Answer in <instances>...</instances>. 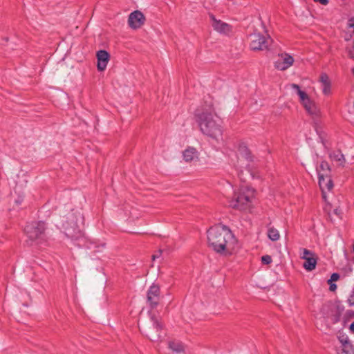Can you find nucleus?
Returning <instances> with one entry per match:
<instances>
[{
  "mask_svg": "<svg viewBox=\"0 0 354 354\" xmlns=\"http://www.w3.org/2000/svg\"><path fill=\"white\" fill-rule=\"evenodd\" d=\"M208 245L216 253L231 254L236 244V239L232 232L224 225H216L207 230Z\"/></svg>",
  "mask_w": 354,
  "mask_h": 354,
  "instance_id": "1",
  "label": "nucleus"
},
{
  "mask_svg": "<svg viewBox=\"0 0 354 354\" xmlns=\"http://www.w3.org/2000/svg\"><path fill=\"white\" fill-rule=\"evenodd\" d=\"M196 121L201 132L212 140L219 143L223 140V128L221 120L216 114L212 106L202 111H196Z\"/></svg>",
  "mask_w": 354,
  "mask_h": 354,
  "instance_id": "2",
  "label": "nucleus"
},
{
  "mask_svg": "<svg viewBox=\"0 0 354 354\" xmlns=\"http://www.w3.org/2000/svg\"><path fill=\"white\" fill-rule=\"evenodd\" d=\"M84 224V216L79 212L68 213L62 225L65 234L72 239H78L83 236L82 227Z\"/></svg>",
  "mask_w": 354,
  "mask_h": 354,
  "instance_id": "3",
  "label": "nucleus"
},
{
  "mask_svg": "<svg viewBox=\"0 0 354 354\" xmlns=\"http://www.w3.org/2000/svg\"><path fill=\"white\" fill-rule=\"evenodd\" d=\"M253 197L254 191L247 186H242L234 192L229 204L234 209L245 210L251 207Z\"/></svg>",
  "mask_w": 354,
  "mask_h": 354,
  "instance_id": "4",
  "label": "nucleus"
},
{
  "mask_svg": "<svg viewBox=\"0 0 354 354\" xmlns=\"http://www.w3.org/2000/svg\"><path fill=\"white\" fill-rule=\"evenodd\" d=\"M46 229V225L44 221H34L26 225L24 232L29 240L40 242L44 239Z\"/></svg>",
  "mask_w": 354,
  "mask_h": 354,
  "instance_id": "5",
  "label": "nucleus"
},
{
  "mask_svg": "<svg viewBox=\"0 0 354 354\" xmlns=\"http://www.w3.org/2000/svg\"><path fill=\"white\" fill-rule=\"evenodd\" d=\"M238 166L241 168H245L250 171V162L254 161V156L248 147L241 143L238 147Z\"/></svg>",
  "mask_w": 354,
  "mask_h": 354,
  "instance_id": "6",
  "label": "nucleus"
},
{
  "mask_svg": "<svg viewBox=\"0 0 354 354\" xmlns=\"http://www.w3.org/2000/svg\"><path fill=\"white\" fill-rule=\"evenodd\" d=\"M250 48L253 50H263L268 48L272 41L269 36H264L260 33H254L250 35Z\"/></svg>",
  "mask_w": 354,
  "mask_h": 354,
  "instance_id": "7",
  "label": "nucleus"
},
{
  "mask_svg": "<svg viewBox=\"0 0 354 354\" xmlns=\"http://www.w3.org/2000/svg\"><path fill=\"white\" fill-rule=\"evenodd\" d=\"M160 300V289L158 284L153 283L147 292V303L151 309L156 308Z\"/></svg>",
  "mask_w": 354,
  "mask_h": 354,
  "instance_id": "8",
  "label": "nucleus"
},
{
  "mask_svg": "<svg viewBox=\"0 0 354 354\" xmlns=\"http://www.w3.org/2000/svg\"><path fill=\"white\" fill-rule=\"evenodd\" d=\"M145 17L140 10L131 12L128 18V24L133 29L140 28L145 22Z\"/></svg>",
  "mask_w": 354,
  "mask_h": 354,
  "instance_id": "9",
  "label": "nucleus"
},
{
  "mask_svg": "<svg viewBox=\"0 0 354 354\" xmlns=\"http://www.w3.org/2000/svg\"><path fill=\"white\" fill-rule=\"evenodd\" d=\"M294 63V58L287 54L281 53L277 57L274 62V67L280 71H285L290 67Z\"/></svg>",
  "mask_w": 354,
  "mask_h": 354,
  "instance_id": "10",
  "label": "nucleus"
},
{
  "mask_svg": "<svg viewBox=\"0 0 354 354\" xmlns=\"http://www.w3.org/2000/svg\"><path fill=\"white\" fill-rule=\"evenodd\" d=\"M96 57L97 59V70L99 71H104L110 59L109 53L105 50H100L97 52Z\"/></svg>",
  "mask_w": 354,
  "mask_h": 354,
  "instance_id": "11",
  "label": "nucleus"
},
{
  "mask_svg": "<svg viewBox=\"0 0 354 354\" xmlns=\"http://www.w3.org/2000/svg\"><path fill=\"white\" fill-rule=\"evenodd\" d=\"M151 322L153 324V328L156 331V334H153L152 331L146 332V335L151 340V341H158L160 337V331L162 329V324L159 322V321L154 317H151Z\"/></svg>",
  "mask_w": 354,
  "mask_h": 354,
  "instance_id": "12",
  "label": "nucleus"
},
{
  "mask_svg": "<svg viewBox=\"0 0 354 354\" xmlns=\"http://www.w3.org/2000/svg\"><path fill=\"white\" fill-rule=\"evenodd\" d=\"M209 17L212 20V26L216 31L220 33H227L230 30V26L227 24L217 20L212 14L209 15Z\"/></svg>",
  "mask_w": 354,
  "mask_h": 354,
  "instance_id": "13",
  "label": "nucleus"
},
{
  "mask_svg": "<svg viewBox=\"0 0 354 354\" xmlns=\"http://www.w3.org/2000/svg\"><path fill=\"white\" fill-rule=\"evenodd\" d=\"M183 160L186 162H191L198 159V152L196 148L189 147L183 153Z\"/></svg>",
  "mask_w": 354,
  "mask_h": 354,
  "instance_id": "14",
  "label": "nucleus"
},
{
  "mask_svg": "<svg viewBox=\"0 0 354 354\" xmlns=\"http://www.w3.org/2000/svg\"><path fill=\"white\" fill-rule=\"evenodd\" d=\"M318 177L319 185L322 192H324V190L330 191L333 189V183L330 176H326V177L324 176H318Z\"/></svg>",
  "mask_w": 354,
  "mask_h": 354,
  "instance_id": "15",
  "label": "nucleus"
},
{
  "mask_svg": "<svg viewBox=\"0 0 354 354\" xmlns=\"http://www.w3.org/2000/svg\"><path fill=\"white\" fill-rule=\"evenodd\" d=\"M319 82L322 86V91L325 95H328L330 93V81L328 75L323 73L320 75Z\"/></svg>",
  "mask_w": 354,
  "mask_h": 354,
  "instance_id": "16",
  "label": "nucleus"
},
{
  "mask_svg": "<svg viewBox=\"0 0 354 354\" xmlns=\"http://www.w3.org/2000/svg\"><path fill=\"white\" fill-rule=\"evenodd\" d=\"M341 349L338 351V354H354V349L352 344L349 342L348 338L344 339L343 346Z\"/></svg>",
  "mask_w": 354,
  "mask_h": 354,
  "instance_id": "17",
  "label": "nucleus"
},
{
  "mask_svg": "<svg viewBox=\"0 0 354 354\" xmlns=\"http://www.w3.org/2000/svg\"><path fill=\"white\" fill-rule=\"evenodd\" d=\"M318 176H330V168L326 161H322L317 168Z\"/></svg>",
  "mask_w": 354,
  "mask_h": 354,
  "instance_id": "18",
  "label": "nucleus"
},
{
  "mask_svg": "<svg viewBox=\"0 0 354 354\" xmlns=\"http://www.w3.org/2000/svg\"><path fill=\"white\" fill-rule=\"evenodd\" d=\"M306 111L310 115H317L318 113V109L315 104L310 99L308 100V102L306 101L302 103Z\"/></svg>",
  "mask_w": 354,
  "mask_h": 354,
  "instance_id": "19",
  "label": "nucleus"
},
{
  "mask_svg": "<svg viewBox=\"0 0 354 354\" xmlns=\"http://www.w3.org/2000/svg\"><path fill=\"white\" fill-rule=\"evenodd\" d=\"M304 260L305 261L304 263L303 266L306 270L312 271L315 268L317 264V259L315 257V256L310 257L309 258H307Z\"/></svg>",
  "mask_w": 354,
  "mask_h": 354,
  "instance_id": "20",
  "label": "nucleus"
},
{
  "mask_svg": "<svg viewBox=\"0 0 354 354\" xmlns=\"http://www.w3.org/2000/svg\"><path fill=\"white\" fill-rule=\"evenodd\" d=\"M290 86L292 88L295 89L297 91V93L299 97L300 102L301 104L306 101L308 102V100L310 99L308 95L306 92L300 89L299 85L296 84H292Z\"/></svg>",
  "mask_w": 354,
  "mask_h": 354,
  "instance_id": "21",
  "label": "nucleus"
},
{
  "mask_svg": "<svg viewBox=\"0 0 354 354\" xmlns=\"http://www.w3.org/2000/svg\"><path fill=\"white\" fill-rule=\"evenodd\" d=\"M169 348L176 353H180L184 351V346L180 342H170L169 343Z\"/></svg>",
  "mask_w": 354,
  "mask_h": 354,
  "instance_id": "22",
  "label": "nucleus"
},
{
  "mask_svg": "<svg viewBox=\"0 0 354 354\" xmlns=\"http://www.w3.org/2000/svg\"><path fill=\"white\" fill-rule=\"evenodd\" d=\"M330 158L339 163V165H344L345 162L344 156L340 151H335L330 154Z\"/></svg>",
  "mask_w": 354,
  "mask_h": 354,
  "instance_id": "23",
  "label": "nucleus"
},
{
  "mask_svg": "<svg viewBox=\"0 0 354 354\" xmlns=\"http://www.w3.org/2000/svg\"><path fill=\"white\" fill-rule=\"evenodd\" d=\"M268 236L272 241H276L279 240L280 238L279 231L274 227H270L268 229Z\"/></svg>",
  "mask_w": 354,
  "mask_h": 354,
  "instance_id": "24",
  "label": "nucleus"
},
{
  "mask_svg": "<svg viewBox=\"0 0 354 354\" xmlns=\"http://www.w3.org/2000/svg\"><path fill=\"white\" fill-rule=\"evenodd\" d=\"M105 246L104 243L97 244V243L94 241H89V243L87 245V247L89 249L93 250L94 252H100L101 248H104Z\"/></svg>",
  "mask_w": 354,
  "mask_h": 354,
  "instance_id": "25",
  "label": "nucleus"
},
{
  "mask_svg": "<svg viewBox=\"0 0 354 354\" xmlns=\"http://www.w3.org/2000/svg\"><path fill=\"white\" fill-rule=\"evenodd\" d=\"M302 251H303V253L301 255V258L302 259H306L307 258H309L310 257L315 256V253H313V252H311L310 250H309L308 249L304 248V249H302Z\"/></svg>",
  "mask_w": 354,
  "mask_h": 354,
  "instance_id": "26",
  "label": "nucleus"
},
{
  "mask_svg": "<svg viewBox=\"0 0 354 354\" xmlns=\"http://www.w3.org/2000/svg\"><path fill=\"white\" fill-rule=\"evenodd\" d=\"M263 264L268 265L272 262V257L270 255H264L261 257Z\"/></svg>",
  "mask_w": 354,
  "mask_h": 354,
  "instance_id": "27",
  "label": "nucleus"
},
{
  "mask_svg": "<svg viewBox=\"0 0 354 354\" xmlns=\"http://www.w3.org/2000/svg\"><path fill=\"white\" fill-rule=\"evenodd\" d=\"M339 279V274L338 273H333L330 276V279L328 281L330 283L331 281H336Z\"/></svg>",
  "mask_w": 354,
  "mask_h": 354,
  "instance_id": "28",
  "label": "nucleus"
},
{
  "mask_svg": "<svg viewBox=\"0 0 354 354\" xmlns=\"http://www.w3.org/2000/svg\"><path fill=\"white\" fill-rule=\"evenodd\" d=\"M348 302L350 306H354V293L350 296L349 299H348Z\"/></svg>",
  "mask_w": 354,
  "mask_h": 354,
  "instance_id": "29",
  "label": "nucleus"
},
{
  "mask_svg": "<svg viewBox=\"0 0 354 354\" xmlns=\"http://www.w3.org/2000/svg\"><path fill=\"white\" fill-rule=\"evenodd\" d=\"M329 284H330L329 290L330 291H335L337 289V285L335 283H332L330 282Z\"/></svg>",
  "mask_w": 354,
  "mask_h": 354,
  "instance_id": "30",
  "label": "nucleus"
},
{
  "mask_svg": "<svg viewBox=\"0 0 354 354\" xmlns=\"http://www.w3.org/2000/svg\"><path fill=\"white\" fill-rule=\"evenodd\" d=\"M315 2H318L322 5H327L328 3V0H314Z\"/></svg>",
  "mask_w": 354,
  "mask_h": 354,
  "instance_id": "31",
  "label": "nucleus"
},
{
  "mask_svg": "<svg viewBox=\"0 0 354 354\" xmlns=\"http://www.w3.org/2000/svg\"><path fill=\"white\" fill-rule=\"evenodd\" d=\"M161 253H162V250H160L158 251V254H153V255L152 256V260H153V261H154L156 259L159 258V257H160V254H161Z\"/></svg>",
  "mask_w": 354,
  "mask_h": 354,
  "instance_id": "32",
  "label": "nucleus"
},
{
  "mask_svg": "<svg viewBox=\"0 0 354 354\" xmlns=\"http://www.w3.org/2000/svg\"><path fill=\"white\" fill-rule=\"evenodd\" d=\"M349 329L354 333V322L350 325Z\"/></svg>",
  "mask_w": 354,
  "mask_h": 354,
  "instance_id": "33",
  "label": "nucleus"
},
{
  "mask_svg": "<svg viewBox=\"0 0 354 354\" xmlns=\"http://www.w3.org/2000/svg\"><path fill=\"white\" fill-rule=\"evenodd\" d=\"M346 338H348V337H339V341H340V342H341V344H342V346H343V343L344 342V339H345Z\"/></svg>",
  "mask_w": 354,
  "mask_h": 354,
  "instance_id": "34",
  "label": "nucleus"
},
{
  "mask_svg": "<svg viewBox=\"0 0 354 354\" xmlns=\"http://www.w3.org/2000/svg\"><path fill=\"white\" fill-rule=\"evenodd\" d=\"M350 27L353 28V32H354V23L350 24Z\"/></svg>",
  "mask_w": 354,
  "mask_h": 354,
  "instance_id": "35",
  "label": "nucleus"
},
{
  "mask_svg": "<svg viewBox=\"0 0 354 354\" xmlns=\"http://www.w3.org/2000/svg\"><path fill=\"white\" fill-rule=\"evenodd\" d=\"M353 75H354V67H353Z\"/></svg>",
  "mask_w": 354,
  "mask_h": 354,
  "instance_id": "36",
  "label": "nucleus"
}]
</instances>
